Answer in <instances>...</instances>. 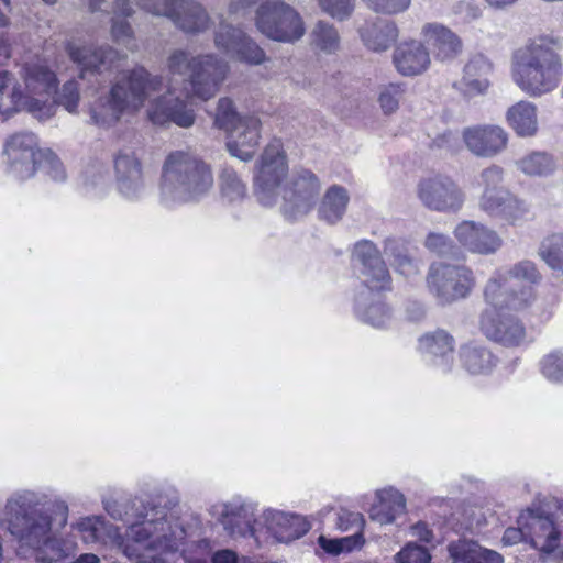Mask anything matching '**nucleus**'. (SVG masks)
I'll list each match as a JSON object with an SVG mask.
<instances>
[{
	"mask_svg": "<svg viewBox=\"0 0 563 563\" xmlns=\"http://www.w3.org/2000/svg\"><path fill=\"white\" fill-rule=\"evenodd\" d=\"M103 508L114 520L128 525L125 534L119 532V550L128 559H137L144 551H175L177 541L185 538L178 511L162 499L110 498Z\"/></svg>",
	"mask_w": 563,
	"mask_h": 563,
	"instance_id": "nucleus-1",
	"label": "nucleus"
},
{
	"mask_svg": "<svg viewBox=\"0 0 563 563\" xmlns=\"http://www.w3.org/2000/svg\"><path fill=\"white\" fill-rule=\"evenodd\" d=\"M288 170L286 155L280 140H273L264 150L254 177L255 196L261 205L272 207L283 194L282 213L289 220L306 217L316 206L321 185L318 177L308 169L295 172L285 187L282 180Z\"/></svg>",
	"mask_w": 563,
	"mask_h": 563,
	"instance_id": "nucleus-2",
	"label": "nucleus"
},
{
	"mask_svg": "<svg viewBox=\"0 0 563 563\" xmlns=\"http://www.w3.org/2000/svg\"><path fill=\"white\" fill-rule=\"evenodd\" d=\"M352 261L365 286L355 297L356 318L373 328L389 327L394 320L393 310L379 295L374 294L389 289L391 283L379 249L369 240H361L354 245Z\"/></svg>",
	"mask_w": 563,
	"mask_h": 563,
	"instance_id": "nucleus-3",
	"label": "nucleus"
},
{
	"mask_svg": "<svg viewBox=\"0 0 563 563\" xmlns=\"http://www.w3.org/2000/svg\"><path fill=\"white\" fill-rule=\"evenodd\" d=\"M559 41L540 36L517 48L511 57V77L526 95L539 98L554 91L562 77Z\"/></svg>",
	"mask_w": 563,
	"mask_h": 563,
	"instance_id": "nucleus-4",
	"label": "nucleus"
},
{
	"mask_svg": "<svg viewBox=\"0 0 563 563\" xmlns=\"http://www.w3.org/2000/svg\"><path fill=\"white\" fill-rule=\"evenodd\" d=\"M11 532L22 544L41 549L48 540L53 526L62 529L67 523L68 506L62 500H45L30 490L15 493L5 504Z\"/></svg>",
	"mask_w": 563,
	"mask_h": 563,
	"instance_id": "nucleus-5",
	"label": "nucleus"
},
{
	"mask_svg": "<svg viewBox=\"0 0 563 563\" xmlns=\"http://www.w3.org/2000/svg\"><path fill=\"white\" fill-rule=\"evenodd\" d=\"M163 87V78L144 67L122 71L112 81L109 91L100 96L90 108V120L99 126H111L124 113L140 110L152 93Z\"/></svg>",
	"mask_w": 563,
	"mask_h": 563,
	"instance_id": "nucleus-6",
	"label": "nucleus"
},
{
	"mask_svg": "<svg viewBox=\"0 0 563 563\" xmlns=\"http://www.w3.org/2000/svg\"><path fill=\"white\" fill-rule=\"evenodd\" d=\"M213 186L211 167L187 151H175L166 157L159 185L161 202L167 208L195 202Z\"/></svg>",
	"mask_w": 563,
	"mask_h": 563,
	"instance_id": "nucleus-7",
	"label": "nucleus"
},
{
	"mask_svg": "<svg viewBox=\"0 0 563 563\" xmlns=\"http://www.w3.org/2000/svg\"><path fill=\"white\" fill-rule=\"evenodd\" d=\"M168 73L186 77L191 92L201 100L211 99L227 77L228 64L214 54L192 56L186 49H174L167 57Z\"/></svg>",
	"mask_w": 563,
	"mask_h": 563,
	"instance_id": "nucleus-8",
	"label": "nucleus"
},
{
	"mask_svg": "<svg viewBox=\"0 0 563 563\" xmlns=\"http://www.w3.org/2000/svg\"><path fill=\"white\" fill-rule=\"evenodd\" d=\"M504 183V169L497 165L484 168L479 174L483 191L478 198V208L493 219H501L509 224H517L527 219L529 207L511 194Z\"/></svg>",
	"mask_w": 563,
	"mask_h": 563,
	"instance_id": "nucleus-9",
	"label": "nucleus"
},
{
	"mask_svg": "<svg viewBox=\"0 0 563 563\" xmlns=\"http://www.w3.org/2000/svg\"><path fill=\"white\" fill-rule=\"evenodd\" d=\"M560 508L559 500L553 498L525 511L529 543L554 558H563V520L560 519Z\"/></svg>",
	"mask_w": 563,
	"mask_h": 563,
	"instance_id": "nucleus-10",
	"label": "nucleus"
},
{
	"mask_svg": "<svg viewBox=\"0 0 563 563\" xmlns=\"http://www.w3.org/2000/svg\"><path fill=\"white\" fill-rule=\"evenodd\" d=\"M65 49L76 65L78 78L87 81L91 89H98L108 80L119 59V53L108 45L99 46L70 41Z\"/></svg>",
	"mask_w": 563,
	"mask_h": 563,
	"instance_id": "nucleus-11",
	"label": "nucleus"
},
{
	"mask_svg": "<svg viewBox=\"0 0 563 563\" xmlns=\"http://www.w3.org/2000/svg\"><path fill=\"white\" fill-rule=\"evenodd\" d=\"M426 282L430 294L441 305L467 298L476 285L474 272L470 267L448 263L430 265Z\"/></svg>",
	"mask_w": 563,
	"mask_h": 563,
	"instance_id": "nucleus-12",
	"label": "nucleus"
},
{
	"mask_svg": "<svg viewBox=\"0 0 563 563\" xmlns=\"http://www.w3.org/2000/svg\"><path fill=\"white\" fill-rule=\"evenodd\" d=\"M417 197L428 210L443 213L459 212L465 202L463 189L452 178L443 175L420 179Z\"/></svg>",
	"mask_w": 563,
	"mask_h": 563,
	"instance_id": "nucleus-13",
	"label": "nucleus"
},
{
	"mask_svg": "<svg viewBox=\"0 0 563 563\" xmlns=\"http://www.w3.org/2000/svg\"><path fill=\"white\" fill-rule=\"evenodd\" d=\"M37 137L31 132H21L11 135L4 145L8 173L24 180L32 177L40 159Z\"/></svg>",
	"mask_w": 563,
	"mask_h": 563,
	"instance_id": "nucleus-14",
	"label": "nucleus"
},
{
	"mask_svg": "<svg viewBox=\"0 0 563 563\" xmlns=\"http://www.w3.org/2000/svg\"><path fill=\"white\" fill-rule=\"evenodd\" d=\"M21 110H26L40 121H45L55 114L53 103L24 95L8 71H0V114L9 118Z\"/></svg>",
	"mask_w": 563,
	"mask_h": 563,
	"instance_id": "nucleus-15",
	"label": "nucleus"
},
{
	"mask_svg": "<svg viewBox=\"0 0 563 563\" xmlns=\"http://www.w3.org/2000/svg\"><path fill=\"white\" fill-rule=\"evenodd\" d=\"M214 45L222 53L252 65H260L266 58L265 52L240 27L220 20L214 32Z\"/></svg>",
	"mask_w": 563,
	"mask_h": 563,
	"instance_id": "nucleus-16",
	"label": "nucleus"
},
{
	"mask_svg": "<svg viewBox=\"0 0 563 563\" xmlns=\"http://www.w3.org/2000/svg\"><path fill=\"white\" fill-rule=\"evenodd\" d=\"M533 294L531 287H521L518 291L515 287L498 272H496L487 282L484 289V298L487 303L485 310H520L531 300Z\"/></svg>",
	"mask_w": 563,
	"mask_h": 563,
	"instance_id": "nucleus-17",
	"label": "nucleus"
},
{
	"mask_svg": "<svg viewBox=\"0 0 563 563\" xmlns=\"http://www.w3.org/2000/svg\"><path fill=\"white\" fill-rule=\"evenodd\" d=\"M479 328L487 339L508 347L518 346L526 338L523 324L511 313L484 310Z\"/></svg>",
	"mask_w": 563,
	"mask_h": 563,
	"instance_id": "nucleus-18",
	"label": "nucleus"
},
{
	"mask_svg": "<svg viewBox=\"0 0 563 563\" xmlns=\"http://www.w3.org/2000/svg\"><path fill=\"white\" fill-rule=\"evenodd\" d=\"M462 139L466 148L481 158L497 156L508 144V133L495 124L467 126L462 131Z\"/></svg>",
	"mask_w": 563,
	"mask_h": 563,
	"instance_id": "nucleus-19",
	"label": "nucleus"
},
{
	"mask_svg": "<svg viewBox=\"0 0 563 563\" xmlns=\"http://www.w3.org/2000/svg\"><path fill=\"white\" fill-rule=\"evenodd\" d=\"M147 112L154 124L163 125L173 122L180 128H189L195 122L194 110L172 89L155 98Z\"/></svg>",
	"mask_w": 563,
	"mask_h": 563,
	"instance_id": "nucleus-20",
	"label": "nucleus"
},
{
	"mask_svg": "<svg viewBox=\"0 0 563 563\" xmlns=\"http://www.w3.org/2000/svg\"><path fill=\"white\" fill-rule=\"evenodd\" d=\"M167 18L174 25L189 35H198L211 26L206 8L196 0H167Z\"/></svg>",
	"mask_w": 563,
	"mask_h": 563,
	"instance_id": "nucleus-21",
	"label": "nucleus"
},
{
	"mask_svg": "<svg viewBox=\"0 0 563 563\" xmlns=\"http://www.w3.org/2000/svg\"><path fill=\"white\" fill-rule=\"evenodd\" d=\"M454 235L463 247L476 254H494L503 244V240L496 231L483 223L471 220L459 223L454 230Z\"/></svg>",
	"mask_w": 563,
	"mask_h": 563,
	"instance_id": "nucleus-22",
	"label": "nucleus"
},
{
	"mask_svg": "<svg viewBox=\"0 0 563 563\" xmlns=\"http://www.w3.org/2000/svg\"><path fill=\"white\" fill-rule=\"evenodd\" d=\"M114 170L119 191L129 199L144 191V178L140 159L134 151L121 150L114 157Z\"/></svg>",
	"mask_w": 563,
	"mask_h": 563,
	"instance_id": "nucleus-23",
	"label": "nucleus"
},
{
	"mask_svg": "<svg viewBox=\"0 0 563 563\" xmlns=\"http://www.w3.org/2000/svg\"><path fill=\"white\" fill-rule=\"evenodd\" d=\"M256 506L250 501L232 500L222 506L219 521L231 538L253 537Z\"/></svg>",
	"mask_w": 563,
	"mask_h": 563,
	"instance_id": "nucleus-24",
	"label": "nucleus"
},
{
	"mask_svg": "<svg viewBox=\"0 0 563 563\" xmlns=\"http://www.w3.org/2000/svg\"><path fill=\"white\" fill-rule=\"evenodd\" d=\"M454 345V338L441 329L428 332L418 340V350L424 360L442 372L452 368Z\"/></svg>",
	"mask_w": 563,
	"mask_h": 563,
	"instance_id": "nucleus-25",
	"label": "nucleus"
},
{
	"mask_svg": "<svg viewBox=\"0 0 563 563\" xmlns=\"http://www.w3.org/2000/svg\"><path fill=\"white\" fill-rule=\"evenodd\" d=\"M261 121L255 117H245L239 125L229 132L227 147L229 153L242 162L253 158L261 137Z\"/></svg>",
	"mask_w": 563,
	"mask_h": 563,
	"instance_id": "nucleus-26",
	"label": "nucleus"
},
{
	"mask_svg": "<svg viewBox=\"0 0 563 563\" xmlns=\"http://www.w3.org/2000/svg\"><path fill=\"white\" fill-rule=\"evenodd\" d=\"M20 75L24 79L29 93L38 96H31L32 99H40L51 103L49 99L57 91L58 80L55 73L44 62L26 63L22 67Z\"/></svg>",
	"mask_w": 563,
	"mask_h": 563,
	"instance_id": "nucleus-27",
	"label": "nucleus"
},
{
	"mask_svg": "<svg viewBox=\"0 0 563 563\" xmlns=\"http://www.w3.org/2000/svg\"><path fill=\"white\" fill-rule=\"evenodd\" d=\"M393 63L397 71L407 77H413L424 73L430 64L428 48L418 41L399 44L393 54Z\"/></svg>",
	"mask_w": 563,
	"mask_h": 563,
	"instance_id": "nucleus-28",
	"label": "nucleus"
},
{
	"mask_svg": "<svg viewBox=\"0 0 563 563\" xmlns=\"http://www.w3.org/2000/svg\"><path fill=\"white\" fill-rule=\"evenodd\" d=\"M492 68L486 56L476 54L464 66L463 76L454 84V87L468 98L483 95L489 87L488 75L492 73Z\"/></svg>",
	"mask_w": 563,
	"mask_h": 563,
	"instance_id": "nucleus-29",
	"label": "nucleus"
},
{
	"mask_svg": "<svg viewBox=\"0 0 563 563\" xmlns=\"http://www.w3.org/2000/svg\"><path fill=\"white\" fill-rule=\"evenodd\" d=\"M267 529L278 541L289 542L299 539L310 530V523L301 516L278 510L264 512Z\"/></svg>",
	"mask_w": 563,
	"mask_h": 563,
	"instance_id": "nucleus-30",
	"label": "nucleus"
},
{
	"mask_svg": "<svg viewBox=\"0 0 563 563\" xmlns=\"http://www.w3.org/2000/svg\"><path fill=\"white\" fill-rule=\"evenodd\" d=\"M421 33L437 59H453L462 51V42L459 36L442 24L428 23L422 27Z\"/></svg>",
	"mask_w": 563,
	"mask_h": 563,
	"instance_id": "nucleus-31",
	"label": "nucleus"
},
{
	"mask_svg": "<svg viewBox=\"0 0 563 563\" xmlns=\"http://www.w3.org/2000/svg\"><path fill=\"white\" fill-rule=\"evenodd\" d=\"M364 45L373 52H385L390 48L399 36L395 22L384 19L367 21L358 29Z\"/></svg>",
	"mask_w": 563,
	"mask_h": 563,
	"instance_id": "nucleus-32",
	"label": "nucleus"
},
{
	"mask_svg": "<svg viewBox=\"0 0 563 563\" xmlns=\"http://www.w3.org/2000/svg\"><path fill=\"white\" fill-rule=\"evenodd\" d=\"M461 367L470 375H488L497 364V358L483 343L470 342L459 350Z\"/></svg>",
	"mask_w": 563,
	"mask_h": 563,
	"instance_id": "nucleus-33",
	"label": "nucleus"
},
{
	"mask_svg": "<svg viewBox=\"0 0 563 563\" xmlns=\"http://www.w3.org/2000/svg\"><path fill=\"white\" fill-rule=\"evenodd\" d=\"M377 503L369 509L372 520L387 525L391 523L397 516L402 515L406 509L404 495L394 488H386L376 493Z\"/></svg>",
	"mask_w": 563,
	"mask_h": 563,
	"instance_id": "nucleus-34",
	"label": "nucleus"
},
{
	"mask_svg": "<svg viewBox=\"0 0 563 563\" xmlns=\"http://www.w3.org/2000/svg\"><path fill=\"white\" fill-rule=\"evenodd\" d=\"M76 529L86 543H112L119 549V528L104 520L102 516L81 518L76 523Z\"/></svg>",
	"mask_w": 563,
	"mask_h": 563,
	"instance_id": "nucleus-35",
	"label": "nucleus"
},
{
	"mask_svg": "<svg viewBox=\"0 0 563 563\" xmlns=\"http://www.w3.org/2000/svg\"><path fill=\"white\" fill-rule=\"evenodd\" d=\"M350 196L347 190L339 185L329 187L320 202L319 218L329 224H335L345 214Z\"/></svg>",
	"mask_w": 563,
	"mask_h": 563,
	"instance_id": "nucleus-36",
	"label": "nucleus"
},
{
	"mask_svg": "<svg viewBox=\"0 0 563 563\" xmlns=\"http://www.w3.org/2000/svg\"><path fill=\"white\" fill-rule=\"evenodd\" d=\"M508 124L519 136H532L538 131L537 107L529 101H519L506 113Z\"/></svg>",
	"mask_w": 563,
	"mask_h": 563,
	"instance_id": "nucleus-37",
	"label": "nucleus"
},
{
	"mask_svg": "<svg viewBox=\"0 0 563 563\" xmlns=\"http://www.w3.org/2000/svg\"><path fill=\"white\" fill-rule=\"evenodd\" d=\"M384 252L390 258L395 271L406 278H411L420 273L419 263L411 257L402 243L395 239H386Z\"/></svg>",
	"mask_w": 563,
	"mask_h": 563,
	"instance_id": "nucleus-38",
	"label": "nucleus"
},
{
	"mask_svg": "<svg viewBox=\"0 0 563 563\" xmlns=\"http://www.w3.org/2000/svg\"><path fill=\"white\" fill-rule=\"evenodd\" d=\"M518 169L529 176H547L554 172L555 162L544 152H533L516 162Z\"/></svg>",
	"mask_w": 563,
	"mask_h": 563,
	"instance_id": "nucleus-39",
	"label": "nucleus"
},
{
	"mask_svg": "<svg viewBox=\"0 0 563 563\" xmlns=\"http://www.w3.org/2000/svg\"><path fill=\"white\" fill-rule=\"evenodd\" d=\"M542 261L553 271L563 274V234H552L545 238L538 251Z\"/></svg>",
	"mask_w": 563,
	"mask_h": 563,
	"instance_id": "nucleus-40",
	"label": "nucleus"
},
{
	"mask_svg": "<svg viewBox=\"0 0 563 563\" xmlns=\"http://www.w3.org/2000/svg\"><path fill=\"white\" fill-rule=\"evenodd\" d=\"M312 44L327 54L335 53L340 47V35L333 24L318 21L311 32Z\"/></svg>",
	"mask_w": 563,
	"mask_h": 563,
	"instance_id": "nucleus-41",
	"label": "nucleus"
},
{
	"mask_svg": "<svg viewBox=\"0 0 563 563\" xmlns=\"http://www.w3.org/2000/svg\"><path fill=\"white\" fill-rule=\"evenodd\" d=\"M497 272L501 274L515 288L519 282L538 284L542 278L536 264L528 260L520 261L507 269H499Z\"/></svg>",
	"mask_w": 563,
	"mask_h": 563,
	"instance_id": "nucleus-42",
	"label": "nucleus"
},
{
	"mask_svg": "<svg viewBox=\"0 0 563 563\" xmlns=\"http://www.w3.org/2000/svg\"><path fill=\"white\" fill-rule=\"evenodd\" d=\"M36 560L41 563H57L68 556L73 551V544L66 540L48 537V540L36 549Z\"/></svg>",
	"mask_w": 563,
	"mask_h": 563,
	"instance_id": "nucleus-43",
	"label": "nucleus"
},
{
	"mask_svg": "<svg viewBox=\"0 0 563 563\" xmlns=\"http://www.w3.org/2000/svg\"><path fill=\"white\" fill-rule=\"evenodd\" d=\"M406 85L401 82H389L378 89V103L384 114H393L398 108L404 95Z\"/></svg>",
	"mask_w": 563,
	"mask_h": 563,
	"instance_id": "nucleus-44",
	"label": "nucleus"
},
{
	"mask_svg": "<svg viewBox=\"0 0 563 563\" xmlns=\"http://www.w3.org/2000/svg\"><path fill=\"white\" fill-rule=\"evenodd\" d=\"M221 194L229 201H236L245 197L246 186L231 167H224L220 174Z\"/></svg>",
	"mask_w": 563,
	"mask_h": 563,
	"instance_id": "nucleus-45",
	"label": "nucleus"
},
{
	"mask_svg": "<svg viewBox=\"0 0 563 563\" xmlns=\"http://www.w3.org/2000/svg\"><path fill=\"white\" fill-rule=\"evenodd\" d=\"M245 117H241L233 101L229 98H221L218 101L217 111L214 114V124L224 130L225 132L232 131L236 125L244 120Z\"/></svg>",
	"mask_w": 563,
	"mask_h": 563,
	"instance_id": "nucleus-46",
	"label": "nucleus"
},
{
	"mask_svg": "<svg viewBox=\"0 0 563 563\" xmlns=\"http://www.w3.org/2000/svg\"><path fill=\"white\" fill-rule=\"evenodd\" d=\"M477 542L467 539H459L448 544L451 563H479L476 556Z\"/></svg>",
	"mask_w": 563,
	"mask_h": 563,
	"instance_id": "nucleus-47",
	"label": "nucleus"
},
{
	"mask_svg": "<svg viewBox=\"0 0 563 563\" xmlns=\"http://www.w3.org/2000/svg\"><path fill=\"white\" fill-rule=\"evenodd\" d=\"M80 95L78 82L75 79L68 80L64 84L60 92H56L49 102H54L55 110L57 104L63 106L68 112L74 113L77 111Z\"/></svg>",
	"mask_w": 563,
	"mask_h": 563,
	"instance_id": "nucleus-48",
	"label": "nucleus"
},
{
	"mask_svg": "<svg viewBox=\"0 0 563 563\" xmlns=\"http://www.w3.org/2000/svg\"><path fill=\"white\" fill-rule=\"evenodd\" d=\"M541 374L552 383H563V352L555 350L540 361Z\"/></svg>",
	"mask_w": 563,
	"mask_h": 563,
	"instance_id": "nucleus-49",
	"label": "nucleus"
},
{
	"mask_svg": "<svg viewBox=\"0 0 563 563\" xmlns=\"http://www.w3.org/2000/svg\"><path fill=\"white\" fill-rule=\"evenodd\" d=\"M320 9L338 21L347 20L354 9L356 0H317Z\"/></svg>",
	"mask_w": 563,
	"mask_h": 563,
	"instance_id": "nucleus-50",
	"label": "nucleus"
},
{
	"mask_svg": "<svg viewBox=\"0 0 563 563\" xmlns=\"http://www.w3.org/2000/svg\"><path fill=\"white\" fill-rule=\"evenodd\" d=\"M42 168L55 181H63L66 178L64 166L59 158L51 150L40 152V159L36 168Z\"/></svg>",
	"mask_w": 563,
	"mask_h": 563,
	"instance_id": "nucleus-51",
	"label": "nucleus"
},
{
	"mask_svg": "<svg viewBox=\"0 0 563 563\" xmlns=\"http://www.w3.org/2000/svg\"><path fill=\"white\" fill-rule=\"evenodd\" d=\"M397 563H430L429 551L417 543H407L396 555Z\"/></svg>",
	"mask_w": 563,
	"mask_h": 563,
	"instance_id": "nucleus-52",
	"label": "nucleus"
},
{
	"mask_svg": "<svg viewBox=\"0 0 563 563\" xmlns=\"http://www.w3.org/2000/svg\"><path fill=\"white\" fill-rule=\"evenodd\" d=\"M426 247L439 255L445 256L452 253L453 250V241L450 236L443 233L431 232L428 234L424 241Z\"/></svg>",
	"mask_w": 563,
	"mask_h": 563,
	"instance_id": "nucleus-53",
	"label": "nucleus"
},
{
	"mask_svg": "<svg viewBox=\"0 0 563 563\" xmlns=\"http://www.w3.org/2000/svg\"><path fill=\"white\" fill-rule=\"evenodd\" d=\"M377 13L397 14L406 11L411 0H364Z\"/></svg>",
	"mask_w": 563,
	"mask_h": 563,
	"instance_id": "nucleus-54",
	"label": "nucleus"
},
{
	"mask_svg": "<svg viewBox=\"0 0 563 563\" xmlns=\"http://www.w3.org/2000/svg\"><path fill=\"white\" fill-rule=\"evenodd\" d=\"M526 515L525 511L518 518L519 527H509L505 530L503 536V543L505 545H515L521 541L529 542L528 529H526Z\"/></svg>",
	"mask_w": 563,
	"mask_h": 563,
	"instance_id": "nucleus-55",
	"label": "nucleus"
},
{
	"mask_svg": "<svg viewBox=\"0 0 563 563\" xmlns=\"http://www.w3.org/2000/svg\"><path fill=\"white\" fill-rule=\"evenodd\" d=\"M112 37L115 42L128 45L132 40L133 31L130 23L125 20L112 19Z\"/></svg>",
	"mask_w": 563,
	"mask_h": 563,
	"instance_id": "nucleus-56",
	"label": "nucleus"
},
{
	"mask_svg": "<svg viewBox=\"0 0 563 563\" xmlns=\"http://www.w3.org/2000/svg\"><path fill=\"white\" fill-rule=\"evenodd\" d=\"M318 544L322 550H324L327 553L338 555L342 553L344 550H350V539L343 538V539H328L324 536H320L318 538Z\"/></svg>",
	"mask_w": 563,
	"mask_h": 563,
	"instance_id": "nucleus-57",
	"label": "nucleus"
},
{
	"mask_svg": "<svg viewBox=\"0 0 563 563\" xmlns=\"http://www.w3.org/2000/svg\"><path fill=\"white\" fill-rule=\"evenodd\" d=\"M363 518L360 512H351L347 510H341L338 514V521L336 527L341 531H347L354 527H356L358 530L362 527Z\"/></svg>",
	"mask_w": 563,
	"mask_h": 563,
	"instance_id": "nucleus-58",
	"label": "nucleus"
},
{
	"mask_svg": "<svg viewBox=\"0 0 563 563\" xmlns=\"http://www.w3.org/2000/svg\"><path fill=\"white\" fill-rule=\"evenodd\" d=\"M135 2L140 9L153 15L167 18V10L169 9L167 0H135Z\"/></svg>",
	"mask_w": 563,
	"mask_h": 563,
	"instance_id": "nucleus-59",
	"label": "nucleus"
},
{
	"mask_svg": "<svg viewBox=\"0 0 563 563\" xmlns=\"http://www.w3.org/2000/svg\"><path fill=\"white\" fill-rule=\"evenodd\" d=\"M407 319L412 322H419L426 317V307L418 301L409 302L406 308Z\"/></svg>",
	"mask_w": 563,
	"mask_h": 563,
	"instance_id": "nucleus-60",
	"label": "nucleus"
},
{
	"mask_svg": "<svg viewBox=\"0 0 563 563\" xmlns=\"http://www.w3.org/2000/svg\"><path fill=\"white\" fill-rule=\"evenodd\" d=\"M477 550H478V552L476 551V556L478 558L479 563H503L504 562L503 556L496 551L485 549V548L481 547L478 543H477Z\"/></svg>",
	"mask_w": 563,
	"mask_h": 563,
	"instance_id": "nucleus-61",
	"label": "nucleus"
},
{
	"mask_svg": "<svg viewBox=\"0 0 563 563\" xmlns=\"http://www.w3.org/2000/svg\"><path fill=\"white\" fill-rule=\"evenodd\" d=\"M412 536L427 543L433 539V532L426 522L419 521L411 527Z\"/></svg>",
	"mask_w": 563,
	"mask_h": 563,
	"instance_id": "nucleus-62",
	"label": "nucleus"
},
{
	"mask_svg": "<svg viewBox=\"0 0 563 563\" xmlns=\"http://www.w3.org/2000/svg\"><path fill=\"white\" fill-rule=\"evenodd\" d=\"M112 11L124 18H130L134 14V9L130 0H114Z\"/></svg>",
	"mask_w": 563,
	"mask_h": 563,
	"instance_id": "nucleus-63",
	"label": "nucleus"
},
{
	"mask_svg": "<svg viewBox=\"0 0 563 563\" xmlns=\"http://www.w3.org/2000/svg\"><path fill=\"white\" fill-rule=\"evenodd\" d=\"M211 561L212 563H236L238 555L229 549L219 550L212 554Z\"/></svg>",
	"mask_w": 563,
	"mask_h": 563,
	"instance_id": "nucleus-64",
	"label": "nucleus"
}]
</instances>
